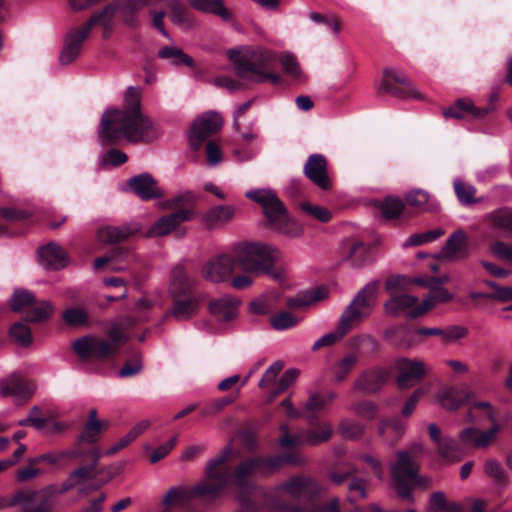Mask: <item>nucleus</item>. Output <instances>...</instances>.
<instances>
[{
  "mask_svg": "<svg viewBox=\"0 0 512 512\" xmlns=\"http://www.w3.org/2000/svg\"><path fill=\"white\" fill-rule=\"evenodd\" d=\"M10 306L13 311L19 312L24 307H27V314L25 321L35 323L49 319L53 312L54 307L49 301L37 302L34 295L27 290H17L14 292Z\"/></svg>",
  "mask_w": 512,
  "mask_h": 512,
  "instance_id": "nucleus-17",
  "label": "nucleus"
},
{
  "mask_svg": "<svg viewBox=\"0 0 512 512\" xmlns=\"http://www.w3.org/2000/svg\"><path fill=\"white\" fill-rule=\"evenodd\" d=\"M472 407L484 412L485 417L491 422V427L487 431H481L475 427L465 428L459 435L460 441L464 445L476 448L488 447L502 429L497 421V411L486 401H475Z\"/></svg>",
  "mask_w": 512,
  "mask_h": 512,
  "instance_id": "nucleus-15",
  "label": "nucleus"
},
{
  "mask_svg": "<svg viewBox=\"0 0 512 512\" xmlns=\"http://www.w3.org/2000/svg\"><path fill=\"white\" fill-rule=\"evenodd\" d=\"M343 260L353 267H362L370 262L371 250L360 241H347L342 247Z\"/></svg>",
  "mask_w": 512,
  "mask_h": 512,
  "instance_id": "nucleus-32",
  "label": "nucleus"
},
{
  "mask_svg": "<svg viewBox=\"0 0 512 512\" xmlns=\"http://www.w3.org/2000/svg\"><path fill=\"white\" fill-rule=\"evenodd\" d=\"M131 191L142 200L159 199L163 197L156 180L149 173L131 177L127 182Z\"/></svg>",
  "mask_w": 512,
  "mask_h": 512,
  "instance_id": "nucleus-28",
  "label": "nucleus"
},
{
  "mask_svg": "<svg viewBox=\"0 0 512 512\" xmlns=\"http://www.w3.org/2000/svg\"><path fill=\"white\" fill-rule=\"evenodd\" d=\"M222 124L221 116L215 112H208L197 118L190 129L189 142L191 148L198 151L211 135L221 129Z\"/></svg>",
  "mask_w": 512,
  "mask_h": 512,
  "instance_id": "nucleus-19",
  "label": "nucleus"
},
{
  "mask_svg": "<svg viewBox=\"0 0 512 512\" xmlns=\"http://www.w3.org/2000/svg\"><path fill=\"white\" fill-rule=\"evenodd\" d=\"M194 286L195 280L187 275L183 267L178 266L172 270L170 287L172 306L167 316L178 321H186L197 314L199 297Z\"/></svg>",
  "mask_w": 512,
  "mask_h": 512,
  "instance_id": "nucleus-12",
  "label": "nucleus"
},
{
  "mask_svg": "<svg viewBox=\"0 0 512 512\" xmlns=\"http://www.w3.org/2000/svg\"><path fill=\"white\" fill-rule=\"evenodd\" d=\"M377 93H387L399 99L422 98L421 94L415 90L411 80L405 74L399 73L393 68L383 69V76L377 88Z\"/></svg>",
  "mask_w": 512,
  "mask_h": 512,
  "instance_id": "nucleus-18",
  "label": "nucleus"
},
{
  "mask_svg": "<svg viewBox=\"0 0 512 512\" xmlns=\"http://www.w3.org/2000/svg\"><path fill=\"white\" fill-rule=\"evenodd\" d=\"M131 256V250L125 246H114L107 254L101 257H97L94 260V268L96 270L103 269L106 265H110L114 271H120L125 268L122 262H128Z\"/></svg>",
  "mask_w": 512,
  "mask_h": 512,
  "instance_id": "nucleus-33",
  "label": "nucleus"
},
{
  "mask_svg": "<svg viewBox=\"0 0 512 512\" xmlns=\"http://www.w3.org/2000/svg\"><path fill=\"white\" fill-rule=\"evenodd\" d=\"M428 512H463L461 505L448 502L443 492H433L429 500Z\"/></svg>",
  "mask_w": 512,
  "mask_h": 512,
  "instance_id": "nucleus-45",
  "label": "nucleus"
},
{
  "mask_svg": "<svg viewBox=\"0 0 512 512\" xmlns=\"http://www.w3.org/2000/svg\"><path fill=\"white\" fill-rule=\"evenodd\" d=\"M35 384L31 380L19 376H12L0 383L2 396H15L22 402H26L34 393Z\"/></svg>",
  "mask_w": 512,
  "mask_h": 512,
  "instance_id": "nucleus-30",
  "label": "nucleus"
},
{
  "mask_svg": "<svg viewBox=\"0 0 512 512\" xmlns=\"http://www.w3.org/2000/svg\"><path fill=\"white\" fill-rule=\"evenodd\" d=\"M64 321L74 327L87 325L89 317L87 312L79 307L68 308L63 312Z\"/></svg>",
  "mask_w": 512,
  "mask_h": 512,
  "instance_id": "nucleus-56",
  "label": "nucleus"
},
{
  "mask_svg": "<svg viewBox=\"0 0 512 512\" xmlns=\"http://www.w3.org/2000/svg\"><path fill=\"white\" fill-rule=\"evenodd\" d=\"M444 234L442 229H433L423 233H415L412 234L404 243L405 247L411 246H421L426 243L433 242L437 240L440 236Z\"/></svg>",
  "mask_w": 512,
  "mask_h": 512,
  "instance_id": "nucleus-54",
  "label": "nucleus"
},
{
  "mask_svg": "<svg viewBox=\"0 0 512 512\" xmlns=\"http://www.w3.org/2000/svg\"><path fill=\"white\" fill-rule=\"evenodd\" d=\"M350 349L361 355H372L378 352L379 343L371 335H360L350 339Z\"/></svg>",
  "mask_w": 512,
  "mask_h": 512,
  "instance_id": "nucleus-44",
  "label": "nucleus"
},
{
  "mask_svg": "<svg viewBox=\"0 0 512 512\" xmlns=\"http://www.w3.org/2000/svg\"><path fill=\"white\" fill-rule=\"evenodd\" d=\"M272 251L271 246L260 243L239 246L234 255L221 254L207 262L205 277L212 282L225 281L237 266L246 272L269 274L274 265Z\"/></svg>",
  "mask_w": 512,
  "mask_h": 512,
  "instance_id": "nucleus-3",
  "label": "nucleus"
},
{
  "mask_svg": "<svg viewBox=\"0 0 512 512\" xmlns=\"http://www.w3.org/2000/svg\"><path fill=\"white\" fill-rule=\"evenodd\" d=\"M485 473L493 478L499 486H505L508 483V476L503 466L494 459H489L485 463Z\"/></svg>",
  "mask_w": 512,
  "mask_h": 512,
  "instance_id": "nucleus-53",
  "label": "nucleus"
},
{
  "mask_svg": "<svg viewBox=\"0 0 512 512\" xmlns=\"http://www.w3.org/2000/svg\"><path fill=\"white\" fill-rule=\"evenodd\" d=\"M238 306V300L221 297L209 302V311L218 321L228 322L236 317Z\"/></svg>",
  "mask_w": 512,
  "mask_h": 512,
  "instance_id": "nucleus-34",
  "label": "nucleus"
},
{
  "mask_svg": "<svg viewBox=\"0 0 512 512\" xmlns=\"http://www.w3.org/2000/svg\"><path fill=\"white\" fill-rule=\"evenodd\" d=\"M89 479H93V466H81L72 471L61 486L51 484L35 491L37 505H25L22 512H53L57 495L65 494Z\"/></svg>",
  "mask_w": 512,
  "mask_h": 512,
  "instance_id": "nucleus-13",
  "label": "nucleus"
},
{
  "mask_svg": "<svg viewBox=\"0 0 512 512\" xmlns=\"http://www.w3.org/2000/svg\"><path fill=\"white\" fill-rule=\"evenodd\" d=\"M156 136L151 119L141 111V95L137 88L129 87L122 109H107L101 117L98 138L102 146H111L122 140L150 142Z\"/></svg>",
  "mask_w": 512,
  "mask_h": 512,
  "instance_id": "nucleus-1",
  "label": "nucleus"
},
{
  "mask_svg": "<svg viewBox=\"0 0 512 512\" xmlns=\"http://www.w3.org/2000/svg\"><path fill=\"white\" fill-rule=\"evenodd\" d=\"M10 337L21 346H28L32 343L31 329L22 322H15L9 331Z\"/></svg>",
  "mask_w": 512,
  "mask_h": 512,
  "instance_id": "nucleus-52",
  "label": "nucleus"
},
{
  "mask_svg": "<svg viewBox=\"0 0 512 512\" xmlns=\"http://www.w3.org/2000/svg\"><path fill=\"white\" fill-rule=\"evenodd\" d=\"M429 200V194L421 189L414 190L406 194V204L417 209H425V206Z\"/></svg>",
  "mask_w": 512,
  "mask_h": 512,
  "instance_id": "nucleus-64",
  "label": "nucleus"
},
{
  "mask_svg": "<svg viewBox=\"0 0 512 512\" xmlns=\"http://www.w3.org/2000/svg\"><path fill=\"white\" fill-rule=\"evenodd\" d=\"M158 57L170 60L174 65L185 64L189 67L194 66V60L185 54L180 48L164 46L158 51Z\"/></svg>",
  "mask_w": 512,
  "mask_h": 512,
  "instance_id": "nucleus-46",
  "label": "nucleus"
},
{
  "mask_svg": "<svg viewBox=\"0 0 512 512\" xmlns=\"http://www.w3.org/2000/svg\"><path fill=\"white\" fill-rule=\"evenodd\" d=\"M102 454L98 447H91L87 450L85 447H80L75 442L73 449L62 450L60 452H48L28 460L29 465H37L42 462H47L50 465L61 467L68 462H71L77 458H83L85 460H91L92 463L88 466H93V478L96 477V466L101 458Z\"/></svg>",
  "mask_w": 512,
  "mask_h": 512,
  "instance_id": "nucleus-16",
  "label": "nucleus"
},
{
  "mask_svg": "<svg viewBox=\"0 0 512 512\" xmlns=\"http://www.w3.org/2000/svg\"><path fill=\"white\" fill-rule=\"evenodd\" d=\"M300 208L303 212L312 216L313 218L322 223H327L332 218L331 212L328 209L319 205H313L309 202H301Z\"/></svg>",
  "mask_w": 512,
  "mask_h": 512,
  "instance_id": "nucleus-60",
  "label": "nucleus"
},
{
  "mask_svg": "<svg viewBox=\"0 0 512 512\" xmlns=\"http://www.w3.org/2000/svg\"><path fill=\"white\" fill-rule=\"evenodd\" d=\"M228 58L234 65L235 73L245 81L264 83L270 81L274 85L282 83L281 75L273 73L277 59L275 53L268 50H254L249 55L240 54L236 50L228 51Z\"/></svg>",
  "mask_w": 512,
  "mask_h": 512,
  "instance_id": "nucleus-8",
  "label": "nucleus"
},
{
  "mask_svg": "<svg viewBox=\"0 0 512 512\" xmlns=\"http://www.w3.org/2000/svg\"><path fill=\"white\" fill-rule=\"evenodd\" d=\"M283 368V365L280 362L273 363L264 373L263 377L261 378L259 382V387L261 389L271 388V391L275 388L276 385V378L279 375Z\"/></svg>",
  "mask_w": 512,
  "mask_h": 512,
  "instance_id": "nucleus-61",
  "label": "nucleus"
},
{
  "mask_svg": "<svg viewBox=\"0 0 512 512\" xmlns=\"http://www.w3.org/2000/svg\"><path fill=\"white\" fill-rule=\"evenodd\" d=\"M453 187L456 197L462 205L469 206L479 202L475 198L477 190L474 186L457 179L454 181Z\"/></svg>",
  "mask_w": 512,
  "mask_h": 512,
  "instance_id": "nucleus-48",
  "label": "nucleus"
},
{
  "mask_svg": "<svg viewBox=\"0 0 512 512\" xmlns=\"http://www.w3.org/2000/svg\"><path fill=\"white\" fill-rule=\"evenodd\" d=\"M191 8L219 17L225 22L233 20L232 12L225 6L224 0H187Z\"/></svg>",
  "mask_w": 512,
  "mask_h": 512,
  "instance_id": "nucleus-35",
  "label": "nucleus"
},
{
  "mask_svg": "<svg viewBox=\"0 0 512 512\" xmlns=\"http://www.w3.org/2000/svg\"><path fill=\"white\" fill-rule=\"evenodd\" d=\"M327 297L328 289L325 287H317L305 293L299 294L296 297L289 298L286 302V305L292 309L303 308L322 301Z\"/></svg>",
  "mask_w": 512,
  "mask_h": 512,
  "instance_id": "nucleus-37",
  "label": "nucleus"
},
{
  "mask_svg": "<svg viewBox=\"0 0 512 512\" xmlns=\"http://www.w3.org/2000/svg\"><path fill=\"white\" fill-rule=\"evenodd\" d=\"M240 391V387L236 389V394H230L223 397L216 398L206 404L202 409V415L203 416H213L221 412L223 409H225L228 405L235 402V400L238 397V393Z\"/></svg>",
  "mask_w": 512,
  "mask_h": 512,
  "instance_id": "nucleus-51",
  "label": "nucleus"
},
{
  "mask_svg": "<svg viewBox=\"0 0 512 512\" xmlns=\"http://www.w3.org/2000/svg\"><path fill=\"white\" fill-rule=\"evenodd\" d=\"M282 512H342L340 508V500L337 497L331 498L329 501L314 505L307 510L299 505L279 503Z\"/></svg>",
  "mask_w": 512,
  "mask_h": 512,
  "instance_id": "nucleus-41",
  "label": "nucleus"
},
{
  "mask_svg": "<svg viewBox=\"0 0 512 512\" xmlns=\"http://www.w3.org/2000/svg\"><path fill=\"white\" fill-rule=\"evenodd\" d=\"M398 370L397 385L400 389H407L420 382L426 375L424 363L401 357L396 361Z\"/></svg>",
  "mask_w": 512,
  "mask_h": 512,
  "instance_id": "nucleus-22",
  "label": "nucleus"
},
{
  "mask_svg": "<svg viewBox=\"0 0 512 512\" xmlns=\"http://www.w3.org/2000/svg\"><path fill=\"white\" fill-rule=\"evenodd\" d=\"M109 426L108 422L97 419V411L91 409L89 411L88 420L84 426L82 433L77 437L76 443L80 447L89 450L91 447H97V442L101 437V433Z\"/></svg>",
  "mask_w": 512,
  "mask_h": 512,
  "instance_id": "nucleus-27",
  "label": "nucleus"
},
{
  "mask_svg": "<svg viewBox=\"0 0 512 512\" xmlns=\"http://www.w3.org/2000/svg\"><path fill=\"white\" fill-rule=\"evenodd\" d=\"M388 379L389 372L385 368H369L357 377L354 388L366 394L377 393L387 383Z\"/></svg>",
  "mask_w": 512,
  "mask_h": 512,
  "instance_id": "nucleus-25",
  "label": "nucleus"
},
{
  "mask_svg": "<svg viewBox=\"0 0 512 512\" xmlns=\"http://www.w3.org/2000/svg\"><path fill=\"white\" fill-rule=\"evenodd\" d=\"M422 453V446L414 443L407 450L396 452L395 460L390 464V474L393 487L398 496L409 502H414L413 489L422 483L416 458Z\"/></svg>",
  "mask_w": 512,
  "mask_h": 512,
  "instance_id": "nucleus-10",
  "label": "nucleus"
},
{
  "mask_svg": "<svg viewBox=\"0 0 512 512\" xmlns=\"http://www.w3.org/2000/svg\"><path fill=\"white\" fill-rule=\"evenodd\" d=\"M0 216L7 224H0V237L22 235L29 226L30 214L27 211L2 207Z\"/></svg>",
  "mask_w": 512,
  "mask_h": 512,
  "instance_id": "nucleus-24",
  "label": "nucleus"
},
{
  "mask_svg": "<svg viewBox=\"0 0 512 512\" xmlns=\"http://www.w3.org/2000/svg\"><path fill=\"white\" fill-rule=\"evenodd\" d=\"M490 220L493 226L506 229L512 232V210L503 208L490 214Z\"/></svg>",
  "mask_w": 512,
  "mask_h": 512,
  "instance_id": "nucleus-59",
  "label": "nucleus"
},
{
  "mask_svg": "<svg viewBox=\"0 0 512 512\" xmlns=\"http://www.w3.org/2000/svg\"><path fill=\"white\" fill-rule=\"evenodd\" d=\"M380 288V281L375 280L365 285L345 308L335 331L323 335L312 346L313 351L323 347L331 346L340 341L354 327L360 324L371 314L376 305L377 295Z\"/></svg>",
  "mask_w": 512,
  "mask_h": 512,
  "instance_id": "nucleus-6",
  "label": "nucleus"
},
{
  "mask_svg": "<svg viewBox=\"0 0 512 512\" xmlns=\"http://www.w3.org/2000/svg\"><path fill=\"white\" fill-rule=\"evenodd\" d=\"M235 211V207L231 205L213 206L204 214L203 221L209 229H212L232 220Z\"/></svg>",
  "mask_w": 512,
  "mask_h": 512,
  "instance_id": "nucleus-36",
  "label": "nucleus"
},
{
  "mask_svg": "<svg viewBox=\"0 0 512 512\" xmlns=\"http://www.w3.org/2000/svg\"><path fill=\"white\" fill-rule=\"evenodd\" d=\"M485 285L491 288V300L499 302L512 301V286H502L495 281L485 280Z\"/></svg>",
  "mask_w": 512,
  "mask_h": 512,
  "instance_id": "nucleus-58",
  "label": "nucleus"
},
{
  "mask_svg": "<svg viewBox=\"0 0 512 512\" xmlns=\"http://www.w3.org/2000/svg\"><path fill=\"white\" fill-rule=\"evenodd\" d=\"M358 362L359 354L351 350V352L346 354L335 364L334 381L337 383L345 381Z\"/></svg>",
  "mask_w": 512,
  "mask_h": 512,
  "instance_id": "nucleus-42",
  "label": "nucleus"
},
{
  "mask_svg": "<svg viewBox=\"0 0 512 512\" xmlns=\"http://www.w3.org/2000/svg\"><path fill=\"white\" fill-rule=\"evenodd\" d=\"M439 456L446 461H460L464 455V451L460 444L452 437L444 436L437 445Z\"/></svg>",
  "mask_w": 512,
  "mask_h": 512,
  "instance_id": "nucleus-40",
  "label": "nucleus"
},
{
  "mask_svg": "<svg viewBox=\"0 0 512 512\" xmlns=\"http://www.w3.org/2000/svg\"><path fill=\"white\" fill-rule=\"evenodd\" d=\"M327 160L322 154H312L304 164V175L322 190L332 188V180L328 175Z\"/></svg>",
  "mask_w": 512,
  "mask_h": 512,
  "instance_id": "nucleus-23",
  "label": "nucleus"
},
{
  "mask_svg": "<svg viewBox=\"0 0 512 512\" xmlns=\"http://www.w3.org/2000/svg\"><path fill=\"white\" fill-rule=\"evenodd\" d=\"M138 232H139V229L136 227L132 228L129 226H123V227L107 226L105 228H101L98 231V237L101 242L113 244V243L121 242Z\"/></svg>",
  "mask_w": 512,
  "mask_h": 512,
  "instance_id": "nucleus-39",
  "label": "nucleus"
},
{
  "mask_svg": "<svg viewBox=\"0 0 512 512\" xmlns=\"http://www.w3.org/2000/svg\"><path fill=\"white\" fill-rule=\"evenodd\" d=\"M194 196L191 192L177 195L171 199L172 206L177 209L157 219L152 226L145 232V237H162L177 231L183 235L184 231H178L181 223L190 221L195 213L192 209Z\"/></svg>",
  "mask_w": 512,
  "mask_h": 512,
  "instance_id": "nucleus-14",
  "label": "nucleus"
},
{
  "mask_svg": "<svg viewBox=\"0 0 512 512\" xmlns=\"http://www.w3.org/2000/svg\"><path fill=\"white\" fill-rule=\"evenodd\" d=\"M194 489L195 486H193L190 490L181 486L169 489L163 499V505L166 507H171L173 504L177 502H188L196 497L208 498V494L195 493Z\"/></svg>",
  "mask_w": 512,
  "mask_h": 512,
  "instance_id": "nucleus-43",
  "label": "nucleus"
},
{
  "mask_svg": "<svg viewBox=\"0 0 512 512\" xmlns=\"http://www.w3.org/2000/svg\"><path fill=\"white\" fill-rule=\"evenodd\" d=\"M384 338L389 345L397 349H409L420 343V340L416 339L415 331L404 325L388 328Z\"/></svg>",
  "mask_w": 512,
  "mask_h": 512,
  "instance_id": "nucleus-31",
  "label": "nucleus"
},
{
  "mask_svg": "<svg viewBox=\"0 0 512 512\" xmlns=\"http://www.w3.org/2000/svg\"><path fill=\"white\" fill-rule=\"evenodd\" d=\"M153 0H113L101 10L91 14L89 19L81 26L72 28L65 37L59 61L62 65L71 64L81 53L83 43L91 34L94 26H102L105 30L113 29V20L118 13L125 25L135 27L138 13L145 7L152 5Z\"/></svg>",
  "mask_w": 512,
  "mask_h": 512,
  "instance_id": "nucleus-2",
  "label": "nucleus"
},
{
  "mask_svg": "<svg viewBox=\"0 0 512 512\" xmlns=\"http://www.w3.org/2000/svg\"><path fill=\"white\" fill-rule=\"evenodd\" d=\"M245 197L262 207L269 227L290 238L302 235V226L289 217L284 203L275 191L268 188L252 189L245 192Z\"/></svg>",
  "mask_w": 512,
  "mask_h": 512,
  "instance_id": "nucleus-9",
  "label": "nucleus"
},
{
  "mask_svg": "<svg viewBox=\"0 0 512 512\" xmlns=\"http://www.w3.org/2000/svg\"><path fill=\"white\" fill-rule=\"evenodd\" d=\"M279 489L294 500L312 499L320 493V486L311 477L295 475L279 485Z\"/></svg>",
  "mask_w": 512,
  "mask_h": 512,
  "instance_id": "nucleus-21",
  "label": "nucleus"
},
{
  "mask_svg": "<svg viewBox=\"0 0 512 512\" xmlns=\"http://www.w3.org/2000/svg\"><path fill=\"white\" fill-rule=\"evenodd\" d=\"M442 255L449 261L465 260L470 256V245L467 233L462 229L454 231L446 240Z\"/></svg>",
  "mask_w": 512,
  "mask_h": 512,
  "instance_id": "nucleus-26",
  "label": "nucleus"
},
{
  "mask_svg": "<svg viewBox=\"0 0 512 512\" xmlns=\"http://www.w3.org/2000/svg\"><path fill=\"white\" fill-rule=\"evenodd\" d=\"M232 446L226 445L217 456L208 461L205 468L206 480L195 485L194 492L208 494V499L215 500L221 497L229 486H235L241 490L251 487L250 477L256 473L252 458L242 461L235 469L222 466L232 456Z\"/></svg>",
  "mask_w": 512,
  "mask_h": 512,
  "instance_id": "nucleus-4",
  "label": "nucleus"
},
{
  "mask_svg": "<svg viewBox=\"0 0 512 512\" xmlns=\"http://www.w3.org/2000/svg\"><path fill=\"white\" fill-rule=\"evenodd\" d=\"M169 9V18L176 25H190L191 16L187 8L179 0H169L167 2Z\"/></svg>",
  "mask_w": 512,
  "mask_h": 512,
  "instance_id": "nucleus-47",
  "label": "nucleus"
},
{
  "mask_svg": "<svg viewBox=\"0 0 512 512\" xmlns=\"http://www.w3.org/2000/svg\"><path fill=\"white\" fill-rule=\"evenodd\" d=\"M255 466L256 472L261 474H271L278 471L281 467V458L279 455L274 456H256L251 457Z\"/></svg>",
  "mask_w": 512,
  "mask_h": 512,
  "instance_id": "nucleus-49",
  "label": "nucleus"
},
{
  "mask_svg": "<svg viewBox=\"0 0 512 512\" xmlns=\"http://www.w3.org/2000/svg\"><path fill=\"white\" fill-rule=\"evenodd\" d=\"M151 309V303L146 299H140L134 308V314L126 319L127 326L136 325L137 323L146 322L149 320V311Z\"/></svg>",
  "mask_w": 512,
  "mask_h": 512,
  "instance_id": "nucleus-57",
  "label": "nucleus"
},
{
  "mask_svg": "<svg viewBox=\"0 0 512 512\" xmlns=\"http://www.w3.org/2000/svg\"><path fill=\"white\" fill-rule=\"evenodd\" d=\"M142 370L141 355L139 352H135L132 360L126 361L123 367L119 371V375L122 378L132 377L140 373Z\"/></svg>",
  "mask_w": 512,
  "mask_h": 512,
  "instance_id": "nucleus-63",
  "label": "nucleus"
},
{
  "mask_svg": "<svg viewBox=\"0 0 512 512\" xmlns=\"http://www.w3.org/2000/svg\"><path fill=\"white\" fill-rule=\"evenodd\" d=\"M335 398L336 393L333 391H327L324 394L314 393L308 398L303 413L293 407L289 398L282 400L281 407L289 418L303 417L307 420L312 429L307 431L306 441L315 445L327 441L332 434L331 427L327 423L320 422L316 412L324 409Z\"/></svg>",
  "mask_w": 512,
  "mask_h": 512,
  "instance_id": "nucleus-11",
  "label": "nucleus"
},
{
  "mask_svg": "<svg viewBox=\"0 0 512 512\" xmlns=\"http://www.w3.org/2000/svg\"><path fill=\"white\" fill-rule=\"evenodd\" d=\"M40 263L49 270H60L69 263V257L64 249L54 242L41 247L38 251Z\"/></svg>",
  "mask_w": 512,
  "mask_h": 512,
  "instance_id": "nucleus-29",
  "label": "nucleus"
},
{
  "mask_svg": "<svg viewBox=\"0 0 512 512\" xmlns=\"http://www.w3.org/2000/svg\"><path fill=\"white\" fill-rule=\"evenodd\" d=\"M106 338L88 334L72 343V350L82 362H105L114 359L121 347L130 338L128 332L120 324L111 325Z\"/></svg>",
  "mask_w": 512,
  "mask_h": 512,
  "instance_id": "nucleus-7",
  "label": "nucleus"
},
{
  "mask_svg": "<svg viewBox=\"0 0 512 512\" xmlns=\"http://www.w3.org/2000/svg\"><path fill=\"white\" fill-rule=\"evenodd\" d=\"M299 371L297 369H288L277 381L275 388L271 391V398H275L283 393L297 379Z\"/></svg>",
  "mask_w": 512,
  "mask_h": 512,
  "instance_id": "nucleus-62",
  "label": "nucleus"
},
{
  "mask_svg": "<svg viewBox=\"0 0 512 512\" xmlns=\"http://www.w3.org/2000/svg\"><path fill=\"white\" fill-rule=\"evenodd\" d=\"M471 393L466 389L457 387H448L441 395V405L448 410H457L463 404L469 401Z\"/></svg>",
  "mask_w": 512,
  "mask_h": 512,
  "instance_id": "nucleus-38",
  "label": "nucleus"
},
{
  "mask_svg": "<svg viewBox=\"0 0 512 512\" xmlns=\"http://www.w3.org/2000/svg\"><path fill=\"white\" fill-rule=\"evenodd\" d=\"M379 209L385 219H396L403 212L404 203L397 197L388 196L380 203Z\"/></svg>",
  "mask_w": 512,
  "mask_h": 512,
  "instance_id": "nucleus-50",
  "label": "nucleus"
},
{
  "mask_svg": "<svg viewBox=\"0 0 512 512\" xmlns=\"http://www.w3.org/2000/svg\"><path fill=\"white\" fill-rule=\"evenodd\" d=\"M270 323L275 330H287L298 323V318L288 311H280L270 318Z\"/></svg>",
  "mask_w": 512,
  "mask_h": 512,
  "instance_id": "nucleus-55",
  "label": "nucleus"
},
{
  "mask_svg": "<svg viewBox=\"0 0 512 512\" xmlns=\"http://www.w3.org/2000/svg\"><path fill=\"white\" fill-rule=\"evenodd\" d=\"M406 286V278L401 275L390 276L385 283V290L390 299L385 303L386 313L397 316L405 313L407 317L415 319L430 309L435 303H446L452 299V294L442 286V282L433 280L430 286V298L418 304V298L403 292Z\"/></svg>",
  "mask_w": 512,
  "mask_h": 512,
  "instance_id": "nucleus-5",
  "label": "nucleus"
},
{
  "mask_svg": "<svg viewBox=\"0 0 512 512\" xmlns=\"http://www.w3.org/2000/svg\"><path fill=\"white\" fill-rule=\"evenodd\" d=\"M497 99V95H491L490 102L481 108L474 106L468 99H458L454 105L443 110V116L455 119H484L495 110L494 103Z\"/></svg>",
  "mask_w": 512,
  "mask_h": 512,
  "instance_id": "nucleus-20",
  "label": "nucleus"
}]
</instances>
